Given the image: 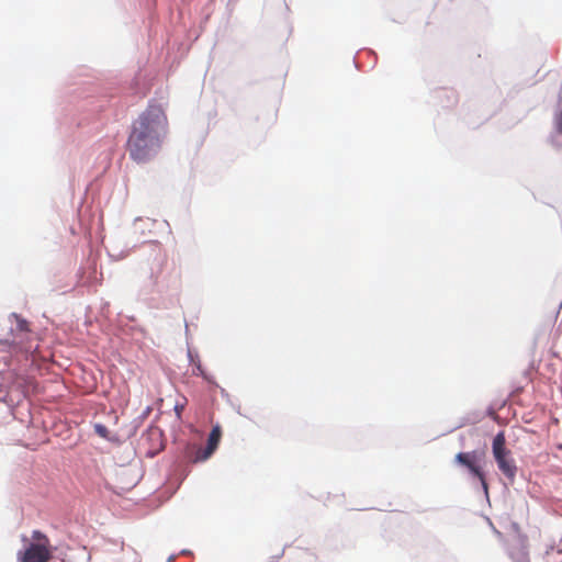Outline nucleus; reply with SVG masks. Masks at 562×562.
<instances>
[{
    "instance_id": "obj_2",
    "label": "nucleus",
    "mask_w": 562,
    "mask_h": 562,
    "mask_svg": "<svg viewBox=\"0 0 562 562\" xmlns=\"http://www.w3.org/2000/svg\"><path fill=\"white\" fill-rule=\"evenodd\" d=\"M493 457L497 463L501 472L510 481H514L517 467L515 464L514 459L512 458V452L506 448V438L503 431L498 432L492 443Z\"/></svg>"
},
{
    "instance_id": "obj_1",
    "label": "nucleus",
    "mask_w": 562,
    "mask_h": 562,
    "mask_svg": "<svg viewBox=\"0 0 562 562\" xmlns=\"http://www.w3.org/2000/svg\"><path fill=\"white\" fill-rule=\"evenodd\" d=\"M168 126V117L162 105L150 102L132 123L126 143L130 157L138 164L154 158L161 148Z\"/></svg>"
},
{
    "instance_id": "obj_9",
    "label": "nucleus",
    "mask_w": 562,
    "mask_h": 562,
    "mask_svg": "<svg viewBox=\"0 0 562 562\" xmlns=\"http://www.w3.org/2000/svg\"><path fill=\"white\" fill-rule=\"evenodd\" d=\"M196 369L199 370V372H200V374H201V375H204L203 370H202V368H201V364H198V366H196Z\"/></svg>"
},
{
    "instance_id": "obj_5",
    "label": "nucleus",
    "mask_w": 562,
    "mask_h": 562,
    "mask_svg": "<svg viewBox=\"0 0 562 562\" xmlns=\"http://www.w3.org/2000/svg\"><path fill=\"white\" fill-rule=\"evenodd\" d=\"M49 558L48 547L42 542L31 543L24 552L19 553L21 562H47Z\"/></svg>"
},
{
    "instance_id": "obj_4",
    "label": "nucleus",
    "mask_w": 562,
    "mask_h": 562,
    "mask_svg": "<svg viewBox=\"0 0 562 562\" xmlns=\"http://www.w3.org/2000/svg\"><path fill=\"white\" fill-rule=\"evenodd\" d=\"M221 429L218 426L213 427L211 430L209 438H207V445L205 448L201 447H192L188 451V458L192 462H202L209 459L214 451L217 449V446L220 443L221 439Z\"/></svg>"
},
{
    "instance_id": "obj_6",
    "label": "nucleus",
    "mask_w": 562,
    "mask_h": 562,
    "mask_svg": "<svg viewBox=\"0 0 562 562\" xmlns=\"http://www.w3.org/2000/svg\"><path fill=\"white\" fill-rule=\"evenodd\" d=\"M94 431L98 436L101 438L108 439L109 438V430L108 428L102 424H94L93 426Z\"/></svg>"
},
{
    "instance_id": "obj_3",
    "label": "nucleus",
    "mask_w": 562,
    "mask_h": 562,
    "mask_svg": "<svg viewBox=\"0 0 562 562\" xmlns=\"http://www.w3.org/2000/svg\"><path fill=\"white\" fill-rule=\"evenodd\" d=\"M484 457V451L459 452L456 454L454 460L458 464L467 468L469 472L480 481L484 492L487 494L488 485L485 474L480 465V462Z\"/></svg>"
},
{
    "instance_id": "obj_8",
    "label": "nucleus",
    "mask_w": 562,
    "mask_h": 562,
    "mask_svg": "<svg viewBox=\"0 0 562 562\" xmlns=\"http://www.w3.org/2000/svg\"><path fill=\"white\" fill-rule=\"evenodd\" d=\"M557 130L562 135V111L557 119Z\"/></svg>"
},
{
    "instance_id": "obj_7",
    "label": "nucleus",
    "mask_w": 562,
    "mask_h": 562,
    "mask_svg": "<svg viewBox=\"0 0 562 562\" xmlns=\"http://www.w3.org/2000/svg\"><path fill=\"white\" fill-rule=\"evenodd\" d=\"M33 539L37 542L46 543V546H48V539L38 530L33 531Z\"/></svg>"
}]
</instances>
